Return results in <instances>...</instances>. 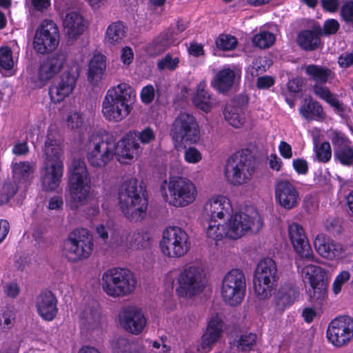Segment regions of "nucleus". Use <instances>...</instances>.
<instances>
[{"mask_svg": "<svg viewBox=\"0 0 353 353\" xmlns=\"http://www.w3.org/2000/svg\"><path fill=\"white\" fill-rule=\"evenodd\" d=\"M0 72L4 76H12L15 74L12 52L9 47L0 48Z\"/></svg>", "mask_w": 353, "mask_h": 353, "instance_id": "obj_36", "label": "nucleus"}, {"mask_svg": "<svg viewBox=\"0 0 353 353\" xmlns=\"http://www.w3.org/2000/svg\"><path fill=\"white\" fill-rule=\"evenodd\" d=\"M305 279H308L310 285L323 283L325 271L321 267L314 265H307L303 269Z\"/></svg>", "mask_w": 353, "mask_h": 353, "instance_id": "obj_42", "label": "nucleus"}, {"mask_svg": "<svg viewBox=\"0 0 353 353\" xmlns=\"http://www.w3.org/2000/svg\"><path fill=\"white\" fill-rule=\"evenodd\" d=\"M63 172V162L43 163L40 178L43 190L52 192L59 185Z\"/></svg>", "mask_w": 353, "mask_h": 353, "instance_id": "obj_21", "label": "nucleus"}, {"mask_svg": "<svg viewBox=\"0 0 353 353\" xmlns=\"http://www.w3.org/2000/svg\"><path fill=\"white\" fill-rule=\"evenodd\" d=\"M327 338L335 347L347 345L353 338V319L345 315L333 319L327 327Z\"/></svg>", "mask_w": 353, "mask_h": 353, "instance_id": "obj_16", "label": "nucleus"}, {"mask_svg": "<svg viewBox=\"0 0 353 353\" xmlns=\"http://www.w3.org/2000/svg\"><path fill=\"white\" fill-rule=\"evenodd\" d=\"M297 43L305 50H314L320 43V39L312 30H303L297 37Z\"/></svg>", "mask_w": 353, "mask_h": 353, "instance_id": "obj_39", "label": "nucleus"}, {"mask_svg": "<svg viewBox=\"0 0 353 353\" xmlns=\"http://www.w3.org/2000/svg\"><path fill=\"white\" fill-rule=\"evenodd\" d=\"M68 204L71 210H77L88 201L90 190V179L85 162L81 159L72 161L69 171Z\"/></svg>", "mask_w": 353, "mask_h": 353, "instance_id": "obj_3", "label": "nucleus"}, {"mask_svg": "<svg viewBox=\"0 0 353 353\" xmlns=\"http://www.w3.org/2000/svg\"><path fill=\"white\" fill-rule=\"evenodd\" d=\"M226 223L229 238L232 239H239L250 230L258 231L262 227L259 218L254 223L253 218L243 212L234 214Z\"/></svg>", "mask_w": 353, "mask_h": 353, "instance_id": "obj_18", "label": "nucleus"}, {"mask_svg": "<svg viewBox=\"0 0 353 353\" xmlns=\"http://www.w3.org/2000/svg\"><path fill=\"white\" fill-rule=\"evenodd\" d=\"M168 194L166 200L176 208L188 206L194 201L197 196L195 185L187 178L172 176L168 183Z\"/></svg>", "mask_w": 353, "mask_h": 353, "instance_id": "obj_9", "label": "nucleus"}, {"mask_svg": "<svg viewBox=\"0 0 353 353\" xmlns=\"http://www.w3.org/2000/svg\"><path fill=\"white\" fill-rule=\"evenodd\" d=\"M119 321L126 331L134 334H140L147 323L142 310L134 305L122 308L119 313Z\"/></svg>", "mask_w": 353, "mask_h": 353, "instance_id": "obj_19", "label": "nucleus"}, {"mask_svg": "<svg viewBox=\"0 0 353 353\" xmlns=\"http://www.w3.org/2000/svg\"><path fill=\"white\" fill-rule=\"evenodd\" d=\"M338 63L341 68L344 69L353 66V50L339 56Z\"/></svg>", "mask_w": 353, "mask_h": 353, "instance_id": "obj_64", "label": "nucleus"}, {"mask_svg": "<svg viewBox=\"0 0 353 353\" xmlns=\"http://www.w3.org/2000/svg\"><path fill=\"white\" fill-rule=\"evenodd\" d=\"M334 157L343 165H352L353 163V148L347 145L343 148H335Z\"/></svg>", "mask_w": 353, "mask_h": 353, "instance_id": "obj_47", "label": "nucleus"}, {"mask_svg": "<svg viewBox=\"0 0 353 353\" xmlns=\"http://www.w3.org/2000/svg\"><path fill=\"white\" fill-rule=\"evenodd\" d=\"M350 279V273L347 270H343L336 277L332 284V290L335 294H338L341 290L342 285L347 282Z\"/></svg>", "mask_w": 353, "mask_h": 353, "instance_id": "obj_58", "label": "nucleus"}, {"mask_svg": "<svg viewBox=\"0 0 353 353\" xmlns=\"http://www.w3.org/2000/svg\"><path fill=\"white\" fill-rule=\"evenodd\" d=\"M313 91L318 97L325 100L336 109L341 110V104L327 87L315 84L313 87Z\"/></svg>", "mask_w": 353, "mask_h": 353, "instance_id": "obj_43", "label": "nucleus"}, {"mask_svg": "<svg viewBox=\"0 0 353 353\" xmlns=\"http://www.w3.org/2000/svg\"><path fill=\"white\" fill-rule=\"evenodd\" d=\"M216 222L217 220L206 219L207 225L205 227L207 236L216 241H220L224 237L229 238L227 223L221 225Z\"/></svg>", "mask_w": 353, "mask_h": 353, "instance_id": "obj_37", "label": "nucleus"}, {"mask_svg": "<svg viewBox=\"0 0 353 353\" xmlns=\"http://www.w3.org/2000/svg\"><path fill=\"white\" fill-rule=\"evenodd\" d=\"M340 28V24L336 19H330L324 22L323 28L320 29L319 34L324 36H330L336 34Z\"/></svg>", "mask_w": 353, "mask_h": 353, "instance_id": "obj_55", "label": "nucleus"}, {"mask_svg": "<svg viewBox=\"0 0 353 353\" xmlns=\"http://www.w3.org/2000/svg\"><path fill=\"white\" fill-rule=\"evenodd\" d=\"M224 325L223 314L212 313L208 319L206 330L201 338L198 351L209 352L221 338Z\"/></svg>", "mask_w": 353, "mask_h": 353, "instance_id": "obj_17", "label": "nucleus"}, {"mask_svg": "<svg viewBox=\"0 0 353 353\" xmlns=\"http://www.w3.org/2000/svg\"><path fill=\"white\" fill-rule=\"evenodd\" d=\"M18 187L15 183H7L0 190V205L8 202L17 193Z\"/></svg>", "mask_w": 353, "mask_h": 353, "instance_id": "obj_53", "label": "nucleus"}, {"mask_svg": "<svg viewBox=\"0 0 353 353\" xmlns=\"http://www.w3.org/2000/svg\"><path fill=\"white\" fill-rule=\"evenodd\" d=\"M38 314L44 320L52 321L57 313L56 297L50 291L41 292L36 298Z\"/></svg>", "mask_w": 353, "mask_h": 353, "instance_id": "obj_26", "label": "nucleus"}, {"mask_svg": "<svg viewBox=\"0 0 353 353\" xmlns=\"http://www.w3.org/2000/svg\"><path fill=\"white\" fill-rule=\"evenodd\" d=\"M237 43L236 38L230 34H221L216 40L217 48L224 51L234 49Z\"/></svg>", "mask_w": 353, "mask_h": 353, "instance_id": "obj_50", "label": "nucleus"}, {"mask_svg": "<svg viewBox=\"0 0 353 353\" xmlns=\"http://www.w3.org/2000/svg\"><path fill=\"white\" fill-rule=\"evenodd\" d=\"M316 155L319 161L323 163L327 162L332 156L331 146L327 141L322 143L316 149Z\"/></svg>", "mask_w": 353, "mask_h": 353, "instance_id": "obj_56", "label": "nucleus"}, {"mask_svg": "<svg viewBox=\"0 0 353 353\" xmlns=\"http://www.w3.org/2000/svg\"><path fill=\"white\" fill-rule=\"evenodd\" d=\"M57 73L44 59L40 65L38 77L41 81H46L52 78Z\"/></svg>", "mask_w": 353, "mask_h": 353, "instance_id": "obj_59", "label": "nucleus"}, {"mask_svg": "<svg viewBox=\"0 0 353 353\" xmlns=\"http://www.w3.org/2000/svg\"><path fill=\"white\" fill-rule=\"evenodd\" d=\"M92 250V235L84 228L74 230L63 243V254L71 262L88 259Z\"/></svg>", "mask_w": 353, "mask_h": 353, "instance_id": "obj_7", "label": "nucleus"}, {"mask_svg": "<svg viewBox=\"0 0 353 353\" xmlns=\"http://www.w3.org/2000/svg\"><path fill=\"white\" fill-rule=\"evenodd\" d=\"M246 290V279L243 271L233 269L223 277L221 296L223 301L231 306L240 304Z\"/></svg>", "mask_w": 353, "mask_h": 353, "instance_id": "obj_12", "label": "nucleus"}, {"mask_svg": "<svg viewBox=\"0 0 353 353\" xmlns=\"http://www.w3.org/2000/svg\"><path fill=\"white\" fill-rule=\"evenodd\" d=\"M132 134H135L134 139L139 141L142 144L146 145L153 142L156 139V134L150 127H146L141 131H130Z\"/></svg>", "mask_w": 353, "mask_h": 353, "instance_id": "obj_51", "label": "nucleus"}, {"mask_svg": "<svg viewBox=\"0 0 353 353\" xmlns=\"http://www.w3.org/2000/svg\"><path fill=\"white\" fill-rule=\"evenodd\" d=\"M170 136L178 144L196 143L200 138V129L195 117L189 113H180L172 124Z\"/></svg>", "mask_w": 353, "mask_h": 353, "instance_id": "obj_10", "label": "nucleus"}, {"mask_svg": "<svg viewBox=\"0 0 353 353\" xmlns=\"http://www.w3.org/2000/svg\"><path fill=\"white\" fill-rule=\"evenodd\" d=\"M117 142L110 136L90 134L85 144L86 157L90 165L104 168L116 156Z\"/></svg>", "mask_w": 353, "mask_h": 353, "instance_id": "obj_4", "label": "nucleus"}, {"mask_svg": "<svg viewBox=\"0 0 353 353\" xmlns=\"http://www.w3.org/2000/svg\"><path fill=\"white\" fill-rule=\"evenodd\" d=\"M306 74L318 83H325L329 79L332 78V72L331 70L316 65H309L305 68Z\"/></svg>", "mask_w": 353, "mask_h": 353, "instance_id": "obj_40", "label": "nucleus"}, {"mask_svg": "<svg viewBox=\"0 0 353 353\" xmlns=\"http://www.w3.org/2000/svg\"><path fill=\"white\" fill-rule=\"evenodd\" d=\"M192 101L196 108L206 112L210 111L215 104V99L205 90L204 83H200L197 85L196 92L192 98Z\"/></svg>", "mask_w": 353, "mask_h": 353, "instance_id": "obj_34", "label": "nucleus"}, {"mask_svg": "<svg viewBox=\"0 0 353 353\" xmlns=\"http://www.w3.org/2000/svg\"><path fill=\"white\" fill-rule=\"evenodd\" d=\"M289 236L295 252L302 258L312 259V250L302 226L293 223L288 227Z\"/></svg>", "mask_w": 353, "mask_h": 353, "instance_id": "obj_23", "label": "nucleus"}, {"mask_svg": "<svg viewBox=\"0 0 353 353\" xmlns=\"http://www.w3.org/2000/svg\"><path fill=\"white\" fill-rule=\"evenodd\" d=\"M184 158L190 163H196L201 161V154L196 148L190 147L185 150Z\"/></svg>", "mask_w": 353, "mask_h": 353, "instance_id": "obj_61", "label": "nucleus"}, {"mask_svg": "<svg viewBox=\"0 0 353 353\" xmlns=\"http://www.w3.org/2000/svg\"><path fill=\"white\" fill-rule=\"evenodd\" d=\"M331 141L335 148H343L349 145L348 139L341 132H334L332 134Z\"/></svg>", "mask_w": 353, "mask_h": 353, "instance_id": "obj_62", "label": "nucleus"}, {"mask_svg": "<svg viewBox=\"0 0 353 353\" xmlns=\"http://www.w3.org/2000/svg\"><path fill=\"white\" fill-rule=\"evenodd\" d=\"M121 210L132 221H139L146 216L148 198L146 190L137 179L132 178L125 181L119 193Z\"/></svg>", "mask_w": 353, "mask_h": 353, "instance_id": "obj_2", "label": "nucleus"}, {"mask_svg": "<svg viewBox=\"0 0 353 353\" xmlns=\"http://www.w3.org/2000/svg\"><path fill=\"white\" fill-rule=\"evenodd\" d=\"M59 31L57 24L50 19L43 20L37 27L33 41V47L40 54L52 52L59 45Z\"/></svg>", "mask_w": 353, "mask_h": 353, "instance_id": "obj_14", "label": "nucleus"}, {"mask_svg": "<svg viewBox=\"0 0 353 353\" xmlns=\"http://www.w3.org/2000/svg\"><path fill=\"white\" fill-rule=\"evenodd\" d=\"M85 320L89 327L94 329L99 325L101 320V316L97 311L90 310V312L87 314Z\"/></svg>", "mask_w": 353, "mask_h": 353, "instance_id": "obj_63", "label": "nucleus"}, {"mask_svg": "<svg viewBox=\"0 0 353 353\" xmlns=\"http://www.w3.org/2000/svg\"><path fill=\"white\" fill-rule=\"evenodd\" d=\"M303 118L308 121L323 119V110L319 102L312 100L306 101L299 109Z\"/></svg>", "mask_w": 353, "mask_h": 353, "instance_id": "obj_38", "label": "nucleus"}, {"mask_svg": "<svg viewBox=\"0 0 353 353\" xmlns=\"http://www.w3.org/2000/svg\"><path fill=\"white\" fill-rule=\"evenodd\" d=\"M254 172V167L250 155L243 151L232 154L227 161L225 175L233 185L248 183Z\"/></svg>", "mask_w": 353, "mask_h": 353, "instance_id": "obj_8", "label": "nucleus"}, {"mask_svg": "<svg viewBox=\"0 0 353 353\" xmlns=\"http://www.w3.org/2000/svg\"><path fill=\"white\" fill-rule=\"evenodd\" d=\"M176 292L179 296L191 298L201 293L205 288L203 270L195 265L185 268L177 279Z\"/></svg>", "mask_w": 353, "mask_h": 353, "instance_id": "obj_13", "label": "nucleus"}, {"mask_svg": "<svg viewBox=\"0 0 353 353\" xmlns=\"http://www.w3.org/2000/svg\"><path fill=\"white\" fill-rule=\"evenodd\" d=\"M256 339L257 336L255 334H245L236 340L234 344L241 351H250L255 345Z\"/></svg>", "mask_w": 353, "mask_h": 353, "instance_id": "obj_48", "label": "nucleus"}, {"mask_svg": "<svg viewBox=\"0 0 353 353\" xmlns=\"http://www.w3.org/2000/svg\"><path fill=\"white\" fill-rule=\"evenodd\" d=\"M174 42V32L168 30L153 40L148 47V52L152 56H157L167 50Z\"/></svg>", "mask_w": 353, "mask_h": 353, "instance_id": "obj_33", "label": "nucleus"}, {"mask_svg": "<svg viewBox=\"0 0 353 353\" xmlns=\"http://www.w3.org/2000/svg\"><path fill=\"white\" fill-rule=\"evenodd\" d=\"M63 26L69 40H74L83 34L85 24L82 16L76 11L68 12L63 18Z\"/></svg>", "mask_w": 353, "mask_h": 353, "instance_id": "obj_27", "label": "nucleus"}, {"mask_svg": "<svg viewBox=\"0 0 353 353\" xmlns=\"http://www.w3.org/2000/svg\"><path fill=\"white\" fill-rule=\"evenodd\" d=\"M314 245L320 256L330 260L340 258L344 251L341 243L336 242L323 234H319L316 236Z\"/></svg>", "mask_w": 353, "mask_h": 353, "instance_id": "obj_24", "label": "nucleus"}, {"mask_svg": "<svg viewBox=\"0 0 353 353\" xmlns=\"http://www.w3.org/2000/svg\"><path fill=\"white\" fill-rule=\"evenodd\" d=\"M191 242L187 232L179 227L167 228L160 243L162 252L169 257H181L190 248Z\"/></svg>", "mask_w": 353, "mask_h": 353, "instance_id": "obj_11", "label": "nucleus"}, {"mask_svg": "<svg viewBox=\"0 0 353 353\" xmlns=\"http://www.w3.org/2000/svg\"><path fill=\"white\" fill-rule=\"evenodd\" d=\"M275 198L279 205L285 210L295 208L300 201L298 190L288 180H280L276 183Z\"/></svg>", "mask_w": 353, "mask_h": 353, "instance_id": "obj_20", "label": "nucleus"}, {"mask_svg": "<svg viewBox=\"0 0 353 353\" xmlns=\"http://www.w3.org/2000/svg\"><path fill=\"white\" fill-rule=\"evenodd\" d=\"M310 287L311 288L308 290L310 301L321 304L326 296V285L325 282L310 285Z\"/></svg>", "mask_w": 353, "mask_h": 353, "instance_id": "obj_46", "label": "nucleus"}, {"mask_svg": "<svg viewBox=\"0 0 353 353\" xmlns=\"http://www.w3.org/2000/svg\"><path fill=\"white\" fill-rule=\"evenodd\" d=\"M299 292L293 284L286 283L282 285L274 298L277 310L283 311L292 305L298 299Z\"/></svg>", "mask_w": 353, "mask_h": 353, "instance_id": "obj_28", "label": "nucleus"}, {"mask_svg": "<svg viewBox=\"0 0 353 353\" xmlns=\"http://www.w3.org/2000/svg\"><path fill=\"white\" fill-rule=\"evenodd\" d=\"M235 72L230 68L220 70L212 81V86L221 93L227 92L234 85Z\"/></svg>", "mask_w": 353, "mask_h": 353, "instance_id": "obj_32", "label": "nucleus"}, {"mask_svg": "<svg viewBox=\"0 0 353 353\" xmlns=\"http://www.w3.org/2000/svg\"><path fill=\"white\" fill-rule=\"evenodd\" d=\"M36 164L34 162L21 161L12 164V172L14 183L18 181L26 187L34 177Z\"/></svg>", "mask_w": 353, "mask_h": 353, "instance_id": "obj_30", "label": "nucleus"}, {"mask_svg": "<svg viewBox=\"0 0 353 353\" xmlns=\"http://www.w3.org/2000/svg\"><path fill=\"white\" fill-rule=\"evenodd\" d=\"M150 236L146 232H134L131 236V243H133L137 248H144L148 245Z\"/></svg>", "mask_w": 353, "mask_h": 353, "instance_id": "obj_57", "label": "nucleus"}, {"mask_svg": "<svg viewBox=\"0 0 353 353\" xmlns=\"http://www.w3.org/2000/svg\"><path fill=\"white\" fill-rule=\"evenodd\" d=\"M135 99V90L129 84L110 87L102 101L103 116L110 122L121 121L131 113Z\"/></svg>", "mask_w": 353, "mask_h": 353, "instance_id": "obj_1", "label": "nucleus"}, {"mask_svg": "<svg viewBox=\"0 0 353 353\" xmlns=\"http://www.w3.org/2000/svg\"><path fill=\"white\" fill-rule=\"evenodd\" d=\"M274 41L275 37L274 34L268 31L261 32L255 34L252 38L254 46L261 49L270 48Z\"/></svg>", "mask_w": 353, "mask_h": 353, "instance_id": "obj_45", "label": "nucleus"}, {"mask_svg": "<svg viewBox=\"0 0 353 353\" xmlns=\"http://www.w3.org/2000/svg\"><path fill=\"white\" fill-rule=\"evenodd\" d=\"M279 279L277 265L271 258L261 260L254 272V290L261 300L270 298L275 292Z\"/></svg>", "mask_w": 353, "mask_h": 353, "instance_id": "obj_5", "label": "nucleus"}, {"mask_svg": "<svg viewBox=\"0 0 353 353\" xmlns=\"http://www.w3.org/2000/svg\"><path fill=\"white\" fill-rule=\"evenodd\" d=\"M137 281L128 269L114 268L107 270L102 275V288L110 296L121 297L132 293Z\"/></svg>", "mask_w": 353, "mask_h": 353, "instance_id": "obj_6", "label": "nucleus"}, {"mask_svg": "<svg viewBox=\"0 0 353 353\" xmlns=\"http://www.w3.org/2000/svg\"><path fill=\"white\" fill-rule=\"evenodd\" d=\"M65 59L66 57L63 52H57L53 55L48 57L45 60L57 74L63 68Z\"/></svg>", "mask_w": 353, "mask_h": 353, "instance_id": "obj_52", "label": "nucleus"}, {"mask_svg": "<svg viewBox=\"0 0 353 353\" xmlns=\"http://www.w3.org/2000/svg\"><path fill=\"white\" fill-rule=\"evenodd\" d=\"M231 205L225 196H216L209 199L203 207V216L206 219H222L225 215H229Z\"/></svg>", "mask_w": 353, "mask_h": 353, "instance_id": "obj_25", "label": "nucleus"}, {"mask_svg": "<svg viewBox=\"0 0 353 353\" xmlns=\"http://www.w3.org/2000/svg\"><path fill=\"white\" fill-rule=\"evenodd\" d=\"M225 120L233 127L240 128L245 122V115L239 107L227 105L224 110Z\"/></svg>", "mask_w": 353, "mask_h": 353, "instance_id": "obj_41", "label": "nucleus"}, {"mask_svg": "<svg viewBox=\"0 0 353 353\" xmlns=\"http://www.w3.org/2000/svg\"><path fill=\"white\" fill-rule=\"evenodd\" d=\"M126 35V30L121 22L111 23L107 28L105 41L106 43L115 45L121 43Z\"/></svg>", "mask_w": 353, "mask_h": 353, "instance_id": "obj_35", "label": "nucleus"}, {"mask_svg": "<svg viewBox=\"0 0 353 353\" xmlns=\"http://www.w3.org/2000/svg\"><path fill=\"white\" fill-rule=\"evenodd\" d=\"M179 59L178 57L170 54H165L163 57L157 61V68L159 70H174L179 65Z\"/></svg>", "mask_w": 353, "mask_h": 353, "instance_id": "obj_49", "label": "nucleus"}, {"mask_svg": "<svg viewBox=\"0 0 353 353\" xmlns=\"http://www.w3.org/2000/svg\"><path fill=\"white\" fill-rule=\"evenodd\" d=\"M340 16L345 23H353V1H347L343 3L340 9Z\"/></svg>", "mask_w": 353, "mask_h": 353, "instance_id": "obj_54", "label": "nucleus"}, {"mask_svg": "<svg viewBox=\"0 0 353 353\" xmlns=\"http://www.w3.org/2000/svg\"><path fill=\"white\" fill-rule=\"evenodd\" d=\"M62 152L61 143L57 139V134L49 130L43 147L45 156L43 163L62 162Z\"/></svg>", "mask_w": 353, "mask_h": 353, "instance_id": "obj_29", "label": "nucleus"}, {"mask_svg": "<svg viewBox=\"0 0 353 353\" xmlns=\"http://www.w3.org/2000/svg\"><path fill=\"white\" fill-rule=\"evenodd\" d=\"M134 136L135 134L128 132L117 143L116 157L121 163H130L142 152V148L134 139Z\"/></svg>", "mask_w": 353, "mask_h": 353, "instance_id": "obj_22", "label": "nucleus"}, {"mask_svg": "<svg viewBox=\"0 0 353 353\" xmlns=\"http://www.w3.org/2000/svg\"><path fill=\"white\" fill-rule=\"evenodd\" d=\"M68 126L71 129H79L83 123V118L82 114L74 112H71L67 119Z\"/></svg>", "mask_w": 353, "mask_h": 353, "instance_id": "obj_60", "label": "nucleus"}, {"mask_svg": "<svg viewBox=\"0 0 353 353\" xmlns=\"http://www.w3.org/2000/svg\"><path fill=\"white\" fill-rule=\"evenodd\" d=\"M81 71L77 63L70 65L49 90V94L52 102L57 103L62 101L74 90Z\"/></svg>", "mask_w": 353, "mask_h": 353, "instance_id": "obj_15", "label": "nucleus"}, {"mask_svg": "<svg viewBox=\"0 0 353 353\" xmlns=\"http://www.w3.org/2000/svg\"><path fill=\"white\" fill-rule=\"evenodd\" d=\"M111 347L114 353H137L135 345L123 337L113 341Z\"/></svg>", "mask_w": 353, "mask_h": 353, "instance_id": "obj_44", "label": "nucleus"}, {"mask_svg": "<svg viewBox=\"0 0 353 353\" xmlns=\"http://www.w3.org/2000/svg\"><path fill=\"white\" fill-rule=\"evenodd\" d=\"M106 69V57L101 54H95L90 61L88 79L94 84H97L103 77Z\"/></svg>", "mask_w": 353, "mask_h": 353, "instance_id": "obj_31", "label": "nucleus"}]
</instances>
